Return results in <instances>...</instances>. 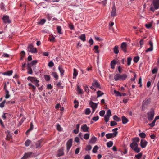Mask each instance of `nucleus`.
Segmentation results:
<instances>
[{
    "label": "nucleus",
    "mask_w": 159,
    "mask_h": 159,
    "mask_svg": "<svg viewBox=\"0 0 159 159\" xmlns=\"http://www.w3.org/2000/svg\"><path fill=\"white\" fill-rule=\"evenodd\" d=\"M127 77V75L126 74L121 75L120 74H117L114 75V79L116 81H122L125 80Z\"/></svg>",
    "instance_id": "obj_1"
},
{
    "label": "nucleus",
    "mask_w": 159,
    "mask_h": 159,
    "mask_svg": "<svg viewBox=\"0 0 159 159\" xmlns=\"http://www.w3.org/2000/svg\"><path fill=\"white\" fill-rule=\"evenodd\" d=\"M152 4L153 6H151L150 7L151 11L154 12L155 9H157L159 8V0H153Z\"/></svg>",
    "instance_id": "obj_2"
},
{
    "label": "nucleus",
    "mask_w": 159,
    "mask_h": 159,
    "mask_svg": "<svg viewBox=\"0 0 159 159\" xmlns=\"http://www.w3.org/2000/svg\"><path fill=\"white\" fill-rule=\"evenodd\" d=\"M130 146L136 153L139 152L140 151V148L138 147L137 143L135 142H133L131 143Z\"/></svg>",
    "instance_id": "obj_3"
},
{
    "label": "nucleus",
    "mask_w": 159,
    "mask_h": 159,
    "mask_svg": "<svg viewBox=\"0 0 159 159\" xmlns=\"http://www.w3.org/2000/svg\"><path fill=\"white\" fill-rule=\"evenodd\" d=\"M147 114L148 120L149 121H151L154 117L155 115L154 110L153 109H151L149 112L147 113Z\"/></svg>",
    "instance_id": "obj_4"
},
{
    "label": "nucleus",
    "mask_w": 159,
    "mask_h": 159,
    "mask_svg": "<svg viewBox=\"0 0 159 159\" xmlns=\"http://www.w3.org/2000/svg\"><path fill=\"white\" fill-rule=\"evenodd\" d=\"M28 51L32 53H36L37 52V50L36 48H34L31 44H30L28 45Z\"/></svg>",
    "instance_id": "obj_5"
},
{
    "label": "nucleus",
    "mask_w": 159,
    "mask_h": 159,
    "mask_svg": "<svg viewBox=\"0 0 159 159\" xmlns=\"http://www.w3.org/2000/svg\"><path fill=\"white\" fill-rule=\"evenodd\" d=\"M118 134L117 132H114L113 133H108L106 134V136L107 139H110L112 137H114Z\"/></svg>",
    "instance_id": "obj_6"
},
{
    "label": "nucleus",
    "mask_w": 159,
    "mask_h": 159,
    "mask_svg": "<svg viewBox=\"0 0 159 159\" xmlns=\"http://www.w3.org/2000/svg\"><path fill=\"white\" fill-rule=\"evenodd\" d=\"M72 139H70L66 143L67 150V152L69 151L72 145Z\"/></svg>",
    "instance_id": "obj_7"
},
{
    "label": "nucleus",
    "mask_w": 159,
    "mask_h": 159,
    "mask_svg": "<svg viewBox=\"0 0 159 159\" xmlns=\"http://www.w3.org/2000/svg\"><path fill=\"white\" fill-rule=\"evenodd\" d=\"M2 20L5 23L10 24L11 22V21L9 19V17L8 16H4L3 17Z\"/></svg>",
    "instance_id": "obj_8"
},
{
    "label": "nucleus",
    "mask_w": 159,
    "mask_h": 159,
    "mask_svg": "<svg viewBox=\"0 0 159 159\" xmlns=\"http://www.w3.org/2000/svg\"><path fill=\"white\" fill-rule=\"evenodd\" d=\"M148 143L145 140L142 139L140 142V145L142 148H145Z\"/></svg>",
    "instance_id": "obj_9"
},
{
    "label": "nucleus",
    "mask_w": 159,
    "mask_h": 159,
    "mask_svg": "<svg viewBox=\"0 0 159 159\" xmlns=\"http://www.w3.org/2000/svg\"><path fill=\"white\" fill-rule=\"evenodd\" d=\"M32 154V152H29L25 153L24 156L21 158V159H27L28 158L30 157Z\"/></svg>",
    "instance_id": "obj_10"
},
{
    "label": "nucleus",
    "mask_w": 159,
    "mask_h": 159,
    "mask_svg": "<svg viewBox=\"0 0 159 159\" xmlns=\"http://www.w3.org/2000/svg\"><path fill=\"white\" fill-rule=\"evenodd\" d=\"M116 9L115 7V5L113 6L111 12V16L112 17H114L116 16Z\"/></svg>",
    "instance_id": "obj_11"
},
{
    "label": "nucleus",
    "mask_w": 159,
    "mask_h": 159,
    "mask_svg": "<svg viewBox=\"0 0 159 159\" xmlns=\"http://www.w3.org/2000/svg\"><path fill=\"white\" fill-rule=\"evenodd\" d=\"M92 85L94 87H96L97 88H99L100 89H101V88L100 87L99 84L95 80L94 81V82L92 83Z\"/></svg>",
    "instance_id": "obj_12"
},
{
    "label": "nucleus",
    "mask_w": 159,
    "mask_h": 159,
    "mask_svg": "<svg viewBox=\"0 0 159 159\" xmlns=\"http://www.w3.org/2000/svg\"><path fill=\"white\" fill-rule=\"evenodd\" d=\"M126 47L127 44L126 43L123 42L121 44L120 47L124 52H126Z\"/></svg>",
    "instance_id": "obj_13"
},
{
    "label": "nucleus",
    "mask_w": 159,
    "mask_h": 159,
    "mask_svg": "<svg viewBox=\"0 0 159 159\" xmlns=\"http://www.w3.org/2000/svg\"><path fill=\"white\" fill-rule=\"evenodd\" d=\"M81 129L83 130L84 132H88L89 127L87 126L86 124H84L81 127Z\"/></svg>",
    "instance_id": "obj_14"
},
{
    "label": "nucleus",
    "mask_w": 159,
    "mask_h": 159,
    "mask_svg": "<svg viewBox=\"0 0 159 159\" xmlns=\"http://www.w3.org/2000/svg\"><path fill=\"white\" fill-rule=\"evenodd\" d=\"M98 103H94L92 101H91L89 103V104L90 107L94 109H96L97 107V104Z\"/></svg>",
    "instance_id": "obj_15"
},
{
    "label": "nucleus",
    "mask_w": 159,
    "mask_h": 159,
    "mask_svg": "<svg viewBox=\"0 0 159 159\" xmlns=\"http://www.w3.org/2000/svg\"><path fill=\"white\" fill-rule=\"evenodd\" d=\"M42 146V141L39 140L36 142V148H41Z\"/></svg>",
    "instance_id": "obj_16"
},
{
    "label": "nucleus",
    "mask_w": 159,
    "mask_h": 159,
    "mask_svg": "<svg viewBox=\"0 0 159 159\" xmlns=\"http://www.w3.org/2000/svg\"><path fill=\"white\" fill-rule=\"evenodd\" d=\"M64 153L62 149H60L58 150V153L57 155V157H59L64 155Z\"/></svg>",
    "instance_id": "obj_17"
},
{
    "label": "nucleus",
    "mask_w": 159,
    "mask_h": 159,
    "mask_svg": "<svg viewBox=\"0 0 159 159\" xmlns=\"http://www.w3.org/2000/svg\"><path fill=\"white\" fill-rule=\"evenodd\" d=\"M113 51L114 53L116 54H117L119 52V50L118 49V46L117 45L115 46L114 48Z\"/></svg>",
    "instance_id": "obj_18"
},
{
    "label": "nucleus",
    "mask_w": 159,
    "mask_h": 159,
    "mask_svg": "<svg viewBox=\"0 0 159 159\" xmlns=\"http://www.w3.org/2000/svg\"><path fill=\"white\" fill-rule=\"evenodd\" d=\"M116 64V62L115 60H113L111 62V68L112 69H114L115 68V65Z\"/></svg>",
    "instance_id": "obj_19"
},
{
    "label": "nucleus",
    "mask_w": 159,
    "mask_h": 159,
    "mask_svg": "<svg viewBox=\"0 0 159 159\" xmlns=\"http://www.w3.org/2000/svg\"><path fill=\"white\" fill-rule=\"evenodd\" d=\"M79 38L83 41H85L86 40L85 35L84 34H81L79 37Z\"/></svg>",
    "instance_id": "obj_20"
},
{
    "label": "nucleus",
    "mask_w": 159,
    "mask_h": 159,
    "mask_svg": "<svg viewBox=\"0 0 159 159\" xmlns=\"http://www.w3.org/2000/svg\"><path fill=\"white\" fill-rule=\"evenodd\" d=\"M27 79L28 80H30L32 83H34L35 80H37L36 78L30 76L28 77Z\"/></svg>",
    "instance_id": "obj_21"
},
{
    "label": "nucleus",
    "mask_w": 159,
    "mask_h": 159,
    "mask_svg": "<svg viewBox=\"0 0 159 159\" xmlns=\"http://www.w3.org/2000/svg\"><path fill=\"white\" fill-rule=\"evenodd\" d=\"M58 69L59 71L60 72L61 75V76H63L64 75V70H63L62 67H61L60 66H59Z\"/></svg>",
    "instance_id": "obj_22"
},
{
    "label": "nucleus",
    "mask_w": 159,
    "mask_h": 159,
    "mask_svg": "<svg viewBox=\"0 0 159 159\" xmlns=\"http://www.w3.org/2000/svg\"><path fill=\"white\" fill-rule=\"evenodd\" d=\"M74 72H73V79H75V78L76 76L77 75H78V72L77 71V70L75 68H74L73 69Z\"/></svg>",
    "instance_id": "obj_23"
},
{
    "label": "nucleus",
    "mask_w": 159,
    "mask_h": 159,
    "mask_svg": "<svg viewBox=\"0 0 159 159\" xmlns=\"http://www.w3.org/2000/svg\"><path fill=\"white\" fill-rule=\"evenodd\" d=\"M122 123L123 124L126 123L128 122V120L124 116H123L122 117Z\"/></svg>",
    "instance_id": "obj_24"
},
{
    "label": "nucleus",
    "mask_w": 159,
    "mask_h": 159,
    "mask_svg": "<svg viewBox=\"0 0 159 159\" xmlns=\"http://www.w3.org/2000/svg\"><path fill=\"white\" fill-rule=\"evenodd\" d=\"M113 119L117 121V122H119L121 121V119L117 117V116L116 115H115L113 117Z\"/></svg>",
    "instance_id": "obj_25"
},
{
    "label": "nucleus",
    "mask_w": 159,
    "mask_h": 159,
    "mask_svg": "<svg viewBox=\"0 0 159 159\" xmlns=\"http://www.w3.org/2000/svg\"><path fill=\"white\" fill-rule=\"evenodd\" d=\"M13 73L12 70L6 72H5L3 73V74L4 75H7L8 76H10L12 75Z\"/></svg>",
    "instance_id": "obj_26"
},
{
    "label": "nucleus",
    "mask_w": 159,
    "mask_h": 159,
    "mask_svg": "<svg viewBox=\"0 0 159 159\" xmlns=\"http://www.w3.org/2000/svg\"><path fill=\"white\" fill-rule=\"evenodd\" d=\"M33 129V125L32 122L30 123V127L26 132V133H27L32 130Z\"/></svg>",
    "instance_id": "obj_27"
},
{
    "label": "nucleus",
    "mask_w": 159,
    "mask_h": 159,
    "mask_svg": "<svg viewBox=\"0 0 159 159\" xmlns=\"http://www.w3.org/2000/svg\"><path fill=\"white\" fill-rule=\"evenodd\" d=\"M52 75L55 79L56 80H57L58 79V76L57 73L53 72L52 73Z\"/></svg>",
    "instance_id": "obj_28"
},
{
    "label": "nucleus",
    "mask_w": 159,
    "mask_h": 159,
    "mask_svg": "<svg viewBox=\"0 0 159 159\" xmlns=\"http://www.w3.org/2000/svg\"><path fill=\"white\" fill-rule=\"evenodd\" d=\"M5 98L6 99L10 97V95L9 94V92L7 90H6Z\"/></svg>",
    "instance_id": "obj_29"
},
{
    "label": "nucleus",
    "mask_w": 159,
    "mask_h": 159,
    "mask_svg": "<svg viewBox=\"0 0 159 159\" xmlns=\"http://www.w3.org/2000/svg\"><path fill=\"white\" fill-rule=\"evenodd\" d=\"M97 93L98 98L100 97L104 94V93L100 90L98 91Z\"/></svg>",
    "instance_id": "obj_30"
},
{
    "label": "nucleus",
    "mask_w": 159,
    "mask_h": 159,
    "mask_svg": "<svg viewBox=\"0 0 159 159\" xmlns=\"http://www.w3.org/2000/svg\"><path fill=\"white\" fill-rule=\"evenodd\" d=\"M31 142V141L30 140L28 139L25 142V145L26 146L28 147L29 146Z\"/></svg>",
    "instance_id": "obj_31"
},
{
    "label": "nucleus",
    "mask_w": 159,
    "mask_h": 159,
    "mask_svg": "<svg viewBox=\"0 0 159 159\" xmlns=\"http://www.w3.org/2000/svg\"><path fill=\"white\" fill-rule=\"evenodd\" d=\"M46 21V20L44 19H41L40 21L38 22V24L41 25H43Z\"/></svg>",
    "instance_id": "obj_32"
},
{
    "label": "nucleus",
    "mask_w": 159,
    "mask_h": 159,
    "mask_svg": "<svg viewBox=\"0 0 159 159\" xmlns=\"http://www.w3.org/2000/svg\"><path fill=\"white\" fill-rule=\"evenodd\" d=\"M98 147L97 145L95 146L92 150V152L94 153H96L97 152V150L98 149Z\"/></svg>",
    "instance_id": "obj_33"
},
{
    "label": "nucleus",
    "mask_w": 159,
    "mask_h": 159,
    "mask_svg": "<svg viewBox=\"0 0 159 159\" xmlns=\"http://www.w3.org/2000/svg\"><path fill=\"white\" fill-rule=\"evenodd\" d=\"M58 32L60 34H62L61 32V28L60 26H57V28Z\"/></svg>",
    "instance_id": "obj_34"
},
{
    "label": "nucleus",
    "mask_w": 159,
    "mask_h": 159,
    "mask_svg": "<svg viewBox=\"0 0 159 159\" xmlns=\"http://www.w3.org/2000/svg\"><path fill=\"white\" fill-rule=\"evenodd\" d=\"M132 58L131 57H128L127 59V64L128 66H129L131 64Z\"/></svg>",
    "instance_id": "obj_35"
},
{
    "label": "nucleus",
    "mask_w": 159,
    "mask_h": 159,
    "mask_svg": "<svg viewBox=\"0 0 159 159\" xmlns=\"http://www.w3.org/2000/svg\"><path fill=\"white\" fill-rule=\"evenodd\" d=\"M113 144L112 141H110L107 143V146L108 147L110 148L112 146Z\"/></svg>",
    "instance_id": "obj_36"
},
{
    "label": "nucleus",
    "mask_w": 159,
    "mask_h": 159,
    "mask_svg": "<svg viewBox=\"0 0 159 159\" xmlns=\"http://www.w3.org/2000/svg\"><path fill=\"white\" fill-rule=\"evenodd\" d=\"M150 99H148L147 100H146L143 103V106L144 105H148L149 104L150 102Z\"/></svg>",
    "instance_id": "obj_37"
},
{
    "label": "nucleus",
    "mask_w": 159,
    "mask_h": 159,
    "mask_svg": "<svg viewBox=\"0 0 159 159\" xmlns=\"http://www.w3.org/2000/svg\"><path fill=\"white\" fill-rule=\"evenodd\" d=\"M98 45H96L94 47V49L95 50V53L98 54L99 53V51L98 50Z\"/></svg>",
    "instance_id": "obj_38"
},
{
    "label": "nucleus",
    "mask_w": 159,
    "mask_h": 159,
    "mask_svg": "<svg viewBox=\"0 0 159 159\" xmlns=\"http://www.w3.org/2000/svg\"><path fill=\"white\" fill-rule=\"evenodd\" d=\"M139 56H136L134 58L133 60L134 62L137 63L139 61Z\"/></svg>",
    "instance_id": "obj_39"
},
{
    "label": "nucleus",
    "mask_w": 159,
    "mask_h": 159,
    "mask_svg": "<svg viewBox=\"0 0 159 159\" xmlns=\"http://www.w3.org/2000/svg\"><path fill=\"white\" fill-rule=\"evenodd\" d=\"M91 112L90 109L89 108H87L85 109V114L86 115H89Z\"/></svg>",
    "instance_id": "obj_40"
},
{
    "label": "nucleus",
    "mask_w": 159,
    "mask_h": 159,
    "mask_svg": "<svg viewBox=\"0 0 159 159\" xmlns=\"http://www.w3.org/2000/svg\"><path fill=\"white\" fill-rule=\"evenodd\" d=\"M77 90L79 94H81L83 93L82 90L79 86L77 87Z\"/></svg>",
    "instance_id": "obj_41"
},
{
    "label": "nucleus",
    "mask_w": 159,
    "mask_h": 159,
    "mask_svg": "<svg viewBox=\"0 0 159 159\" xmlns=\"http://www.w3.org/2000/svg\"><path fill=\"white\" fill-rule=\"evenodd\" d=\"M139 136L141 138H145L146 135L144 133L142 132V133H141L139 134Z\"/></svg>",
    "instance_id": "obj_42"
},
{
    "label": "nucleus",
    "mask_w": 159,
    "mask_h": 159,
    "mask_svg": "<svg viewBox=\"0 0 159 159\" xmlns=\"http://www.w3.org/2000/svg\"><path fill=\"white\" fill-rule=\"evenodd\" d=\"M142 154L141 153H139L138 154L135 155V157L138 159H139L142 156Z\"/></svg>",
    "instance_id": "obj_43"
},
{
    "label": "nucleus",
    "mask_w": 159,
    "mask_h": 159,
    "mask_svg": "<svg viewBox=\"0 0 159 159\" xmlns=\"http://www.w3.org/2000/svg\"><path fill=\"white\" fill-rule=\"evenodd\" d=\"M4 6H5V4H4V3L2 2L1 3V4L0 5V7L1 9L3 11L4 10V9H5Z\"/></svg>",
    "instance_id": "obj_44"
},
{
    "label": "nucleus",
    "mask_w": 159,
    "mask_h": 159,
    "mask_svg": "<svg viewBox=\"0 0 159 159\" xmlns=\"http://www.w3.org/2000/svg\"><path fill=\"white\" fill-rule=\"evenodd\" d=\"M111 114V110L109 109L108 110L107 112L106 115L105 116H107L110 117Z\"/></svg>",
    "instance_id": "obj_45"
},
{
    "label": "nucleus",
    "mask_w": 159,
    "mask_h": 159,
    "mask_svg": "<svg viewBox=\"0 0 159 159\" xmlns=\"http://www.w3.org/2000/svg\"><path fill=\"white\" fill-rule=\"evenodd\" d=\"M39 82V80H35V81L33 83H34V84H35L36 87H38L39 86V85L38 84Z\"/></svg>",
    "instance_id": "obj_46"
},
{
    "label": "nucleus",
    "mask_w": 159,
    "mask_h": 159,
    "mask_svg": "<svg viewBox=\"0 0 159 159\" xmlns=\"http://www.w3.org/2000/svg\"><path fill=\"white\" fill-rule=\"evenodd\" d=\"M89 134L86 133L85 134L84 136V138L85 139H89Z\"/></svg>",
    "instance_id": "obj_47"
},
{
    "label": "nucleus",
    "mask_w": 159,
    "mask_h": 159,
    "mask_svg": "<svg viewBox=\"0 0 159 159\" xmlns=\"http://www.w3.org/2000/svg\"><path fill=\"white\" fill-rule=\"evenodd\" d=\"M45 79L47 81H49L50 80V77L49 75H45L44 76Z\"/></svg>",
    "instance_id": "obj_48"
},
{
    "label": "nucleus",
    "mask_w": 159,
    "mask_h": 159,
    "mask_svg": "<svg viewBox=\"0 0 159 159\" xmlns=\"http://www.w3.org/2000/svg\"><path fill=\"white\" fill-rule=\"evenodd\" d=\"M117 123L114 121H111L110 123V125L111 126L116 125Z\"/></svg>",
    "instance_id": "obj_49"
},
{
    "label": "nucleus",
    "mask_w": 159,
    "mask_h": 159,
    "mask_svg": "<svg viewBox=\"0 0 159 159\" xmlns=\"http://www.w3.org/2000/svg\"><path fill=\"white\" fill-rule=\"evenodd\" d=\"M11 138V134H8L7 136L6 139L7 140H9Z\"/></svg>",
    "instance_id": "obj_50"
},
{
    "label": "nucleus",
    "mask_w": 159,
    "mask_h": 159,
    "mask_svg": "<svg viewBox=\"0 0 159 159\" xmlns=\"http://www.w3.org/2000/svg\"><path fill=\"white\" fill-rule=\"evenodd\" d=\"M89 43L90 44V45H92L94 43V41L92 38H90L89 41Z\"/></svg>",
    "instance_id": "obj_51"
},
{
    "label": "nucleus",
    "mask_w": 159,
    "mask_h": 159,
    "mask_svg": "<svg viewBox=\"0 0 159 159\" xmlns=\"http://www.w3.org/2000/svg\"><path fill=\"white\" fill-rule=\"evenodd\" d=\"M158 69L157 68L155 67L153 69L152 71V73L153 74L157 73V72Z\"/></svg>",
    "instance_id": "obj_52"
},
{
    "label": "nucleus",
    "mask_w": 159,
    "mask_h": 159,
    "mask_svg": "<svg viewBox=\"0 0 159 159\" xmlns=\"http://www.w3.org/2000/svg\"><path fill=\"white\" fill-rule=\"evenodd\" d=\"M105 113V111L104 110H101L99 112V115L101 116H103Z\"/></svg>",
    "instance_id": "obj_53"
},
{
    "label": "nucleus",
    "mask_w": 159,
    "mask_h": 159,
    "mask_svg": "<svg viewBox=\"0 0 159 159\" xmlns=\"http://www.w3.org/2000/svg\"><path fill=\"white\" fill-rule=\"evenodd\" d=\"M54 65V63L52 61L49 62L48 64V66L50 67H52Z\"/></svg>",
    "instance_id": "obj_54"
},
{
    "label": "nucleus",
    "mask_w": 159,
    "mask_h": 159,
    "mask_svg": "<svg viewBox=\"0 0 159 159\" xmlns=\"http://www.w3.org/2000/svg\"><path fill=\"white\" fill-rule=\"evenodd\" d=\"M6 102V100H4L2 102L0 103V107L1 108L3 107L4 106L5 103Z\"/></svg>",
    "instance_id": "obj_55"
},
{
    "label": "nucleus",
    "mask_w": 159,
    "mask_h": 159,
    "mask_svg": "<svg viewBox=\"0 0 159 159\" xmlns=\"http://www.w3.org/2000/svg\"><path fill=\"white\" fill-rule=\"evenodd\" d=\"M153 48L152 47H150L148 48L147 49L145 50V52H148L151 51L153 50Z\"/></svg>",
    "instance_id": "obj_56"
},
{
    "label": "nucleus",
    "mask_w": 159,
    "mask_h": 159,
    "mask_svg": "<svg viewBox=\"0 0 159 159\" xmlns=\"http://www.w3.org/2000/svg\"><path fill=\"white\" fill-rule=\"evenodd\" d=\"M99 119V117L98 116L94 117L92 118V120L95 121H97Z\"/></svg>",
    "instance_id": "obj_57"
},
{
    "label": "nucleus",
    "mask_w": 159,
    "mask_h": 159,
    "mask_svg": "<svg viewBox=\"0 0 159 159\" xmlns=\"http://www.w3.org/2000/svg\"><path fill=\"white\" fill-rule=\"evenodd\" d=\"M139 139L138 138H135L133 139V142H135L137 143L139 142Z\"/></svg>",
    "instance_id": "obj_58"
},
{
    "label": "nucleus",
    "mask_w": 159,
    "mask_h": 159,
    "mask_svg": "<svg viewBox=\"0 0 159 159\" xmlns=\"http://www.w3.org/2000/svg\"><path fill=\"white\" fill-rule=\"evenodd\" d=\"M114 93L116 94L117 96H121V93L118 91L115 90Z\"/></svg>",
    "instance_id": "obj_59"
},
{
    "label": "nucleus",
    "mask_w": 159,
    "mask_h": 159,
    "mask_svg": "<svg viewBox=\"0 0 159 159\" xmlns=\"http://www.w3.org/2000/svg\"><path fill=\"white\" fill-rule=\"evenodd\" d=\"M92 148V147L91 146L89 145H88L86 147V151H89L91 150Z\"/></svg>",
    "instance_id": "obj_60"
},
{
    "label": "nucleus",
    "mask_w": 159,
    "mask_h": 159,
    "mask_svg": "<svg viewBox=\"0 0 159 159\" xmlns=\"http://www.w3.org/2000/svg\"><path fill=\"white\" fill-rule=\"evenodd\" d=\"M109 117L107 116H104V119H105V121L106 122H108L109 121Z\"/></svg>",
    "instance_id": "obj_61"
},
{
    "label": "nucleus",
    "mask_w": 159,
    "mask_h": 159,
    "mask_svg": "<svg viewBox=\"0 0 159 159\" xmlns=\"http://www.w3.org/2000/svg\"><path fill=\"white\" fill-rule=\"evenodd\" d=\"M57 129L59 131H61V129L59 124H57Z\"/></svg>",
    "instance_id": "obj_62"
},
{
    "label": "nucleus",
    "mask_w": 159,
    "mask_h": 159,
    "mask_svg": "<svg viewBox=\"0 0 159 159\" xmlns=\"http://www.w3.org/2000/svg\"><path fill=\"white\" fill-rule=\"evenodd\" d=\"M152 24H146L145 26L147 28L149 29L152 26Z\"/></svg>",
    "instance_id": "obj_63"
},
{
    "label": "nucleus",
    "mask_w": 159,
    "mask_h": 159,
    "mask_svg": "<svg viewBox=\"0 0 159 159\" xmlns=\"http://www.w3.org/2000/svg\"><path fill=\"white\" fill-rule=\"evenodd\" d=\"M85 159H91V157L89 155H87L85 157Z\"/></svg>",
    "instance_id": "obj_64"
}]
</instances>
